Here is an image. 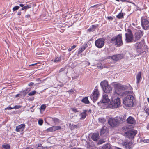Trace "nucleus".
Wrapping results in <instances>:
<instances>
[{
  "label": "nucleus",
  "instance_id": "1",
  "mask_svg": "<svg viewBox=\"0 0 149 149\" xmlns=\"http://www.w3.org/2000/svg\"><path fill=\"white\" fill-rule=\"evenodd\" d=\"M111 43H114L117 47H120L123 44L122 34H119L111 39Z\"/></svg>",
  "mask_w": 149,
  "mask_h": 149
},
{
  "label": "nucleus",
  "instance_id": "2",
  "mask_svg": "<svg viewBox=\"0 0 149 149\" xmlns=\"http://www.w3.org/2000/svg\"><path fill=\"white\" fill-rule=\"evenodd\" d=\"M134 98L133 95H128L123 99V103L126 107H132L134 105Z\"/></svg>",
  "mask_w": 149,
  "mask_h": 149
},
{
  "label": "nucleus",
  "instance_id": "3",
  "mask_svg": "<svg viewBox=\"0 0 149 149\" xmlns=\"http://www.w3.org/2000/svg\"><path fill=\"white\" fill-rule=\"evenodd\" d=\"M100 85L103 91L105 93H109L111 92L112 88L111 86L109 84L107 81L104 80L102 81L100 83Z\"/></svg>",
  "mask_w": 149,
  "mask_h": 149
},
{
  "label": "nucleus",
  "instance_id": "4",
  "mask_svg": "<svg viewBox=\"0 0 149 149\" xmlns=\"http://www.w3.org/2000/svg\"><path fill=\"white\" fill-rule=\"evenodd\" d=\"M120 104V99L117 98L116 99L113 98L111 100L110 104L108 105V107L111 108H117Z\"/></svg>",
  "mask_w": 149,
  "mask_h": 149
},
{
  "label": "nucleus",
  "instance_id": "5",
  "mask_svg": "<svg viewBox=\"0 0 149 149\" xmlns=\"http://www.w3.org/2000/svg\"><path fill=\"white\" fill-rule=\"evenodd\" d=\"M144 40L143 39L140 42L137 43L135 44V48L137 49L136 51L138 54V56L139 55L142 53H145V54L146 53L145 51H143L141 49H140L142 47L143 44H144Z\"/></svg>",
  "mask_w": 149,
  "mask_h": 149
},
{
  "label": "nucleus",
  "instance_id": "6",
  "mask_svg": "<svg viewBox=\"0 0 149 149\" xmlns=\"http://www.w3.org/2000/svg\"><path fill=\"white\" fill-rule=\"evenodd\" d=\"M141 22L143 29L144 30H148L149 29V21L145 17H143L141 18Z\"/></svg>",
  "mask_w": 149,
  "mask_h": 149
},
{
  "label": "nucleus",
  "instance_id": "7",
  "mask_svg": "<svg viewBox=\"0 0 149 149\" xmlns=\"http://www.w3.org/2000/svg\"><path fill=\"white\" fill-rule=\"evenodd\" d=\"M117 117L114 118H110L108 120L109 125L112 127H116L119 125Z\"/></svg>",
  "mask_w": 149,
  "mask_h": 149
},
{
  "label": "nucleus",
  "instance_id": "8",
  "mask_svg": "<svg viewBox=\"0 0 149 149\" xmlns=\"http://www.w3.org/2000/svg\"><path fill=\"white\" fill-rule=\"evenodd\" d=\"M137 131L136 130H130L125 133V136L129 138H133L137 134Z\"/></svg>",
  "mask_w": 149,
  "mask_h": 149
},
{
  "label": "nucleus",
  "instance_id": "9",
  "mask_svg": "<svg viewBox=\"0 0 149 149\" xmlns=\"http://www.w3.org/2000/svg\"><path fill=\"white\" fill-rule=\"evenodd\" d=\"M95 45L99 48H102L104 44V40L103 38H100L95 40Z\"/></svg>",
  "mask_w": 149,
  "mask_h": 149
},
{
  "label": "nucleus",
  "instance_id": "10",
  "mask_svg": "<svg viewBox=\"0 0 149 149\" xmlns=\"http://www.w3.org/2000/svg\"><path fill=\"white\" fill-rule=\"evenodd\" d=\"M99 95V91L97 88H95L93 92L92 96H91V98L94 102L96 101L98 99Z\"/></svg>",
  "mask_w": 149,
  "mask_h": 149
},
{
  "label": "nucleus",
  "instance_id": "11",
  "mask_svg": "<svg viewBox=\"0 0 149 149\" xmlns=\"http://www.w3.org/2000/svg\"><path fill=\"white\" fill-rule=\"evenodd\" d=\"M125 41L127 43L131 42H132L133 39V34L131 31L129 32V33H126Z\"/></svg>",
  "mask_w": 149,
  "mask_h": 149
},
{
  "label": "nucleus",
  "instance_id": "12",
  "mask_svg": "<svg viewBox=\"0 0 149 149\" xmlns=\"http://www.w3.org/2000/svg\"><path fill=\"white\" fill-rule=\"evenodd\" d=\"M123 145L125 146L126 149H131L133 147V143L131 141H126L123 143Z\"/></svg>",
  "mask_w": 149,
  "mask_h": 149
},
{
  "label": "nucleus",
  "instance_id": "13",
  "mask_svg": "<svg viewBox=\"0 0 149 149\" xmlns=\"http://www.w3.org/2000/svg\"><path fill=\"white\" fill-rule=\"evenodd\" d=\"M123 57V55L120 54H116L111 56H110V57L112 60L115 61L120 60Z\"/></svg>",
  "mask_w": 149,
  "mask_h": 149
},
{
  "label": "nucleus",
  "instance_id": "14",
  "mask_svg": "<svg viewBox=\"0 0 149 149\" xmlns=\"http://www.w3.org/2000/svg\"><path fill=\"white\" fill-rule=\"evenodd\" d=\"M126 121L129 124L135 125L136 124V122L134 118L131 116H129L126 119Z\"/></svg>",
  "mask_w": 149,
  "mask_h": 149
},
{
  "label": "nucleus",
  "instance_id": "15",
  "mask_svg": "<svg viewBox=\"0 0 149 149\" xmlns=\"http://www.w3.org/2000/svg\"><path fill=\"white\" fill-rule=\"evenodd\" d=\"M143 33L140 30L136 32L135 34V41L139 39L143 36Z\"/></svg>",
  "mask_w": 149,
  "mask_h": 149
},
{
  "label": "nucleus",
  "instance_id": "16",
  "mask_svg": "<svg viewBox=\"0 0 149 149\" xmlns=\"http://www.w3.org/2000/svg\"><path fill=\"white\" fill-rule=\"evenodd\" d=\"M109 130L105 126L103 127L100 131V135H102L104 134L107 135L109 133Z\"/></svg>",
  "mask_w": 149,
  "mask_h": 149
},
{
  "label": "nucleus",
  "instance_id": "17",
  "mask_svg": "<svg viewBox=\"0 0 149 149\" xmlns=\"http://www.w3.org/2000/svg\"><path fill=\"white\" fill-rule=\"evenodd\" d=\"M110 101V99L108 98V95L105 94L103 96L102 100V102L104 103H108Z\"/></svg>",
  "mask_w": 149,
  "mask_h": 149
},
{
  "label": "nucleus",
  "instance_id": "18",
  "mask_svg": "<svg viewBox=\"0 0 149 149\" xmlns=\"http://www.w3.org/2000/svg\"><path fill=\"white\" fill-rule=\"evenodd\" d=\"M88 47L87 44L86 43L84 44L81 47L79 48L78 52V54H80L83 52Z\"/></svg>",
  "mask_w": 149,
  "mask_h": 149
},
{
  "label": "nucleus",
  "instance_id": "19",
  "mask_svg": "<svg viewBox=\"0 0 149 149\" xmlns=\"http://www.w3.org/2000/svg\"><path fill=\"white\" fill-rule=\"evenodd\" d=\"M118 120V122L119 124H122L123 123L125 122L126 119V117L125 116H122L120 117H117Z\"/></svg>",
  "mask_w": 149,
  "mask_h": 149
},
{
  "label": "nucleus",
  "instance_id": "20",
  "mask_svg": "<svg viewBox=\"0 0 149 149\" xmlns=\"http://www.w3.org/2000/svg\"><path fill=\"white\" fill-rule=\"evenodd\" d=\"M88 111V110H83V112L79 114V116H80V119H84L86 116V112Z\"/></svg>",
  "mask_w": 149,
  "mask_h": 149
},
{
  "label": "nucleus",
  "instance_id": "21",
  "mask_svg": "<svg viewBox=\"0 0 149 149\" xmlns=\"http://www.w3.org/2000/svg\"><path fill=\"white\" fill-rule=\"evenodd\" d=\"M113 86L115 90L118 89H123V86L119 83H115L113 84Z\"/></svg>",
  "mask_w": 149,
  "mask_h": 149
},
{
  "label": "nucleus",
  "instance_id": "22",
  "mask_svg": "<svg viewBox=\"0 0 149 149\" xmlns=\"http://www.w3.org/2000/svg\"><path fill=\"white\" fill-rule=\"evenodd\" d=\"M91 139L94 141H97L99 139V134L97 133H94L91 136Z\"/></svg>",
  "mask_w": 149,
  "mask_h": 149
},
{
  "label": "nucleus",
  "instance_id": "23",
  "mask_svg": "<svg viewBox=\"0 0 149 149\" xmlns=\"http://www.w3.org/2000/svg\"><path fill=\"white\" fill-rule=\"evenodd\" d=\"M25 127V125L24 124H21L16 127L15 130L17 132H19L20 131V129H22L23 130Z\"/></svg>",
  "mask_w": 149,
  "mask_h": 149
},
{
  "label": "nucleus",
  "instance_id": "24",
  "mask_svg": "<svg viewBox=\"0 0 149 149\" xmlns=\"http://www.w3.org/2000/svg\"><path fill=\"white\" fill-rule=\"evenodd\" d=\"M136 83L138 84L140 82L141 79V72H139L136 74Z\"/></svg>",
  "mask_w": 149,
  "mask_h": 149
},
{
  "label": "nucleus",
  "instance_id": "25",
  "mask_svg": "<svg viewBox=\"0 0 149 149\" xmlns=\"http://www.w3.org/2000/svg\"><path fill=\"white\" fill-rule=\"evenodd\" d=\"M102 149H113L112 146L109 144H107L104 145L102 147Z\"/></svg>",
  "mask_w": 149,
  "mask_h": 149
},
{
  "label": "nucleus",
  "instance_id": "26",
  "mask_svg": "<svg viewBox=\"0 0 149 149\" xmlns=\"http://www.w3.org/2000/svg\"><path fill=\"white\" fill-rule=\"evenodd\" d=\"M98 120L99 123L103 124L105 123V122H106V119L103 117H100L99 118Z\"/></svg>",
  "mask_w": 149,
  "mask_h": 149
},
{
  "label": "nucleus",
  "instance_id": "27",
  "mask_svg": "<svg viewBox=\"0 0 149 149\" xmlns=\"http://www.w3.org/2000/svg\"><path fill=\"white\" fill-rule=\"evenodd\" d=\"M81 102L85 104H88L90 103V102L88 100L87 97L83 98L81 100Z\"/></svg>",
  "mask_w": 149,
  "mask_h": 149
},
{
  "label": "nucleus",
  "instance_id": "28",
  "mask_svg": "<svg viewBox=\"0 0 149 149\" xmlns=\"http://www.w3.org/2000/svg\"><path fill=\"white\" fill-rule=\"evenodd\" d=\"M123 89H116L115 91V92L116 94H118V95H120L122 93Z\"/></svg>",
  "mask_w": 149,
  "mask_h": 149
},
{
  "label": "nucleus",
  "instance_id": "29",
  "mask_svg": "<svg viewBox=\"0 0 149 149\" xmlns=\"http://www.w3.org/2000/svg\"><path fill=\"white\" fill-rule=\"evenodd\" d=\"M53 130L54 131H55L57 130H61V127L59 126H53Z\"/></svg>",
  "mask_w": 149,
  "mask_h": 149
},
{
  "label": "nucleus",
  "instance_id": "30",
  "mask_svg": "<svg viewBox=\"0 0 149 149\" xmlns=\"http://www.w3.org/2000/svg\"><path fill=\"white\" fill-rule=\"evenodd\" d=\"M61 58L60 57L58 56L56 57L54 60H52V61H54L55 62H60L61 60Z\"/></svg>",
  "mask_w": 149,
  "mask_h": 149
},
{
  "label": "nucleus",
  "instance_id": "31",
  "mask_svg": "<svg viewBox=\"0 0 149 149\" xmlns=\"http://www.w3.org/2000/svg\"><path fill=\"white\" fill-rule=\"evenodd\" d=\"M2 146L4 149H10V146L9 144L3 145Z\"/></svg>",
  "mask_w": 149,
  "mask_h": 149
},
{
  "label": "nucleus",
  "instance_id": "32",
  "mask_svg": "<svg viewBox=\"0 0 149 149\" xmlns=\"http://www.w3.org/2000/svg\"><path fill=\"white\" fill-rule=\"evenodd\" d=\"M116 17L118 19L122 18L124 17L123 13H119L116 16Z\"/></svg>",
  "mask_w": 149,
  "mask_h": 149
},
{
  "label": "nucleus",
  "instance_id": "33",
  "mask_svg": "<svg viewBox=\"0 0 149 149\" xmlns=\"http://www.w3.org/2000/svg\"><path fill=\"white\" fill-rule=\"evenodd\" d=\"M52 119L54 123H59L60 121L58 119L55 118H52Z\"/></svg>",
  "mask_w": 149,
  "mask_h": 149
},
{
  "label": "nucleus",
  "instance_id": "34",
  "mask_svg": "<svg viewBox=\"0 0 149 149\" xmlns=\"http://www.w3.org/2000/svg\"><path fill=\"white\" fill-rule=\"evenodd\" d=\"M36 93V91H33L30 92L28 93V95L30 96H32L35 95Z\"/></svg>",
  "mask_w": 149,
  "mask_h": 149
},
{
  "label": "nucleus",
  "instance_id": "35",
  "mask_svg": "<svg viewBox=\"0 0 149 149\" xmlns=\"http://www.w3.org/2000/svg\"><path fill=\"white\" fill-rule=\"evenodd\" d=\"M46 131L47 132H52L54 131L53 130V126L50 127L49 128H47L46 130Z\"/></svg>",
  "mask_w": 149,
  "mask_h": 149
},
{
  "label": "nucleus",
  "instance_id": "36",
  "mask_svg": "<svg viewBox=\"0 0 149 149\" xmlns=\"http://www.w3.org/2000/svg\"><path fill=\"white\" fill-rule=\"evenodd\" d=\"M20 7L18 6H16L13 8V11H15L19 9Z\"/></svg>",
  "mask_w": 149,
  "mask_h": 149
},
{
  "label": "nucleus",
  "instance_id": "37",
  "mask_svg": "<svg viewBox=\"0 0 149 149\" xmlns=\"http://www.w3.org/2000/svg\"><path fill=\"white\" fill-rule=\"evenodd\" d=\"M46 108V106L45 104L42 105L40 108V110H45Z\"/></svg>",
  "mask_w": 149,
  "mask_h": 149
},
{
  "label": "nucleus",
  "instance_id": "38",
  "mask_svg": "<svg viewBox=\"0 0 149 149\" xmlns=\"http://www.w3.org/2000/svg\"><path fill=\"white\" fill-rule=\"evenodd\" d=\"M43 122V121L42 119H40L38 121V123L40 125H42Z\"/></svg>",
  "mask_w": 149,
  "mask_h": 149
},
{
  "label": "nucleus",
  "instance_id": "39",
  "mask_svg": "<svg viewBox=\"0 0 149 149\" xmlns=\"http://www.w3.org/2000/svg\"><path fill=\"white\" fill-rule=\"evenodd\" d=\"M25 10L29 9L31 7V4L28 5L26 6H24Z\"/></svg>",
  "mask_w": 149,
  "mask_h": 149
},
{
  "label": "nucleus",
  "instance_id": "40",
  "mask_svg": "<svg viewBox=\"0 0 149 149\" xmlns=\"http://www.w3.org/2000/svg\"><path fill=\"white\" fill-rule=\"evenodd\" d=\"M21 106L20 105H15L13 107V109H17L20 108L21 107Z\"/></svg>",
  "mask_w": 149,
  "mask_h": 149
},
{
  "label": "nucleus",
  "instance_id": "41",
  "mask_svg": "<svg viewBox=\"0 0 149 149\" xmlns=\"http://www.w3.org/2000/svg\"><path fill=\"white\" fill-rule=\"evenodd\" d=\"M71 109L73 111L75 112H78L79 111L76 108H72Z\"/></svg>",
  "mask_w": 149,
  "mask_h": 149
},
{
  "label": "nucleus",
  "instance_id": "42",
  "mask_svg": "<svg viewBox=\"0 0 149 149\" xmlns=\"http://www.w3.org/2000/svg\"><path fill=\"white\" fill-rule=\"evenodd\" d=\"M13 109V107H10V105L8 106L6 108L4 109V110H11L12 109Z\"/></svg>",
  "mask_w": 149,
  "mask_h": 149
},
{
  "label": "nucleus",
  "instance_id": "43",
  "mask_svg": "<svg viewBox=\"0 0 149 149\" xmlns=\"http://www.w3.org/2000/svg\"><path fill=\"white\" fill-rule=\"evenodd\" d=\"M88 30L89 32H92V31H94L95 30L94 29H93V28L91 26V27H90V28Z\"/></svg>",
  "mask_w": 149,
  "mask_h": 149
},
{
  "label": "nucleus",
  "instance_id": "44",
  "mask_svg": "<svg viewBox=\"0 0 149 149\" xmlns=\"http://www.w3.org/2000/svg\"><path fill=\"white\" fill-rule=\"evenodd\" d=\"M100 6V4H97L91 6L90 8H93V7L97 8Z\"/></svg>",
  "mask_w": 149,
  "mask_h": 149
},
{
  "label": "nucleus",
  "instance_id": "45",
  "mask_svg": "<svg viewBox=\"0 0 149 149\" xmlns=\"http://www.w3.org/2000/svg\"><path fill=\"white\" fill-rule=\"evenodd\" d=\"M91 26L93 28V29H94L95 30V29H96L98 25H92Z\"/></svg>",
  "mask_w": 149,
  "mask_h": 149
},
{
  "label": "nucleus",
  "instance_id": "46",
  "mask_svg": "<svg viewBox=\"0 0 149 149\" xmlns=\"http://www.w3.org/2000/svg\"><path fill=\"white\" fill-rule=\"evenodd\" d=\"M65 67L62 68L60 70L59 72L60 73L61 72H62L64 71L65 70Z\"/></svg>",
  "mask_w": 149,
  "mask_h": 149
},
{
  "label": "nucleus",
  "instance_id": "47",
  "mask_svg": "<svg viewBox=\"0 0 149 149\" xmlns=\"http://www.w3.org/2000/svg\"><path fill=\"white\" fill-rule=\"evenodd\" d=\"M145 111L146 113L148 114V115H149V108L146 109Z\"/></svg>",
  "mask_w": 149,
  "mask_h": 149
},
{
  "label": "nucleus",
  "instance_id": "48",
  "mask_svg": "<svg viewBox=\"0 0 149 149\" xmlns=\"http://www.w3.org/2000/svg\"><path fill=\"white\" fill-rule=\"evenodd\" d=\"M107 19L109 20H112L113 19V18L111 16H109L107 17Z\"/></svg>",
  "mask_w": 149,
  "mask_h": 149
},
{
  "label": "nucleus",
  "instance_id": "49",
  "mask_svg": "<svg viewBox=\"0 0 149 149\" xmlns=\"http://www.w3.org/2000/svg\"><path fill=\"white\" fill-rule=\"evenodd\" d=\"M71 128H73V129H74L75 128H76V127H77V126L76 125H72V126H71Z\"/></svg>",
  "mask_w": 149,
  "mask_h": 149
},
{
  "label": "nucleus",
  "instance_id": "50",
  "mask_svg": "<svg viewBox=\"0 0 149 149\" xmlns=\"http://www.w3.org/2000/svg\"><path fill=\"white\" fill-rule=\"evenodd\" d=\"M104 142V141L101 140H100L99 142V143L100 144H102Z\"/></svg>",
  "mask_w": 149,
  "mask_h": 149
},
{
  "label": "nucleus",
  "instance_id": "51",
  "mask_svg": "<svg viewBox=\"0 0 149 149\" xmlns=\"http://www.w3.org/2000/svg\"><path fill=\"white\" fill-rule=\"evenodd\" d=\"M22 14V12L21 11V10H19L18 11L17 15H20Z\"/></svg>",
  "mask_w": 149,
  "mask_h": 149
},
{
  "label": "nucleus",
  "instance_id": "52",
  "mask_svg": "<svg viewBox=\"0 0 149 149\" xmlns=\"http://www.w3.org/2000/svg\"><path fill=\"white\" fill-rule=\"evenodd\" d=\"M34 84V83L32 82H30L28 84V86H33Z\"/></svg>",
  "mask_w": 149,
  "mask_h": 149
},
{
  "label": "nucleus",
  "instance_id": "53",
  "mask_svg": "<svg viewBox=\"0 0 149 149\" xmlns=\"http://www.w3.org/2000/svg\"><path fill=\"white\" fill-rule=\"evenodd\" d=\"M38 147H42V148H44V147H43V146H42V144H40H40H39L38 145Z\"/></svg>",
  "mask_w": 149,
  "mask_h": 149
},
{
  "label": "nucleus",
  "instance_id": "54",
  "mask_svg": "<svg viewBox=\"0 0 149 149\" xmlns=\"http://www.w3.org/2000/svg\"><path fill=\"white\" fill-rule=\"evenodd\" d=\"M69 92H70L71 93H74V91L72 90L71 89L69 91Z\"/></svg>",
  "mask_w": 149,
  "mask_h": 149
},
{
  "label": "nucleus",
  "instance_id": "55",
  "mask_svg": "<svg viewBox=\"0 0 149 149\" xmlns=\"http://www.w3.org/2000/svg\"><path fill=\"white\" fill-rule=\"evenodd\" d=\"M76 46H77V45H73V46H71V48H72V49H74L76 48Z\"/></svg>",
  "mask_w": 149,
  "mask_h": 149
},
{
  "label": "nucleus",
  "instance_id": "56",
  "mask_svg": "<svg viewBox=\"0 0 149 149\" xmlns=\"http://www.w3.org/2000/svg\"><path fill=\"white\" fill-rule=\"evenodd\" d=\"M37 64V63H34V64H31V65H29V66H34V65H36Z\"/></svg>",
  "mask_w": 149,
  "mask_h": 149
},
{
  "label": "nucleus",
  "instance_id": "57",
  "mask_svg": "<svg viewBox=\"0 0 149 149\" xmlns=\"http://www.w3.org/2000/svg\"><path fill=\"white\" fill-rule=\"evenodd\" d=\"M120 1H121L122 2H127V0H120Z\"/></svg>",
  "mask_w": 149,
  "mask_h": 149
},
{
  "label": "nucleus",
  "instance_id": "58",
  "mask_svg": "<svg viewBox=\"0 0 149 149\" xmlns=\"http://www.w3.org/2000/svg\"><path fill=\"white\" fill-rule=\"evenodd\" d=\"M30 15L29 14H28L26 16H25V17L26 18H29L30 17Z\"/></svg>",
  "mask_w": 149,
  "mask_h": 149
},
{
  "label": "nucleus",
  "instance_id": "59",
  "mask_svg": "<svg viewBox=\"0 0 149 149\" xmlns=\"http://www.w3.org/2000/svg\"><path fill=\"white\" fill-rule=\"evenodd\" d=\"M127 129V127H124L123 128V129L124 130H125L126 129Z\"/></svg>",
  "mask_w": 149,
  "mask_h": 149
},
{
  "label": "nucleus",
  "instance_id": "60",
  "mask_svg": "<svg viewBox=\"0 0 149 149\" xmlns=\"http://www.w3.org/2000/svg\"><path fill=\"white\" fill-rule=\"evenodd\" d=\"M130 92V91H126L125 92V93H126L127 94H129Z\"/></svg>",
  "mask_w": 149,
  "mask_h": 149
},
{
  "label": "nucleus",
  "instance_id": "61",
  "mask_svg": "<svg viewBox=\"0 0 149 149\" xmlns=\"http://www.w3.org/2000/svg\"><path fill=\"white\" fill-rule=\"evenodd\" d=\"M19 6L21 7H24V5L22 4H19Z\"/></svg>",
  "mask_w": 149,
  "mask_h": 149
},
{
  "label": "nucleus",
  "instance_id": "62",
  "mask_svg": "<svg viewBox=\"0 0 149 149\" xmlns=\"http://www.w3.org/2000/svg\"><path fill=\"white\" fill-rule=\"evenodd\" d=\"M71 149H81L80 148H77L76 147H74L73 148H71Z\"/></svg>",
  "mask_w": 149,
  "mask_h": 149
},
{
  "label": "nucleus",
  "instance_id": "63",
  "mask_svg": "<svg viewBox=\"0 0 149 149\" xmlns=\"http://www.w3.org/2000/svg\"><path fill=\"white\" fill-rule=\"evenodd\" d=\"M72 48H69L68 49V51L70 52V51H71L72 50Z\"/></svg>",
  "mask_w": 149,
  "mask_h": 149
},
{
  "label": "nucleus",
  "instance_id": "64",
  "mask_svg": "<svg viewBox=\"0 0 149 149\" xmlns=\"http://www.w3.org/2000/svg\"><path fill=\"white\" fill-rule=\"evenodd\" d=\"M147 128L149 130V123H148V125H147Z\"/></svg>",
  "mask_w": 149,
  "mask_h": 149
}]
</instances>
